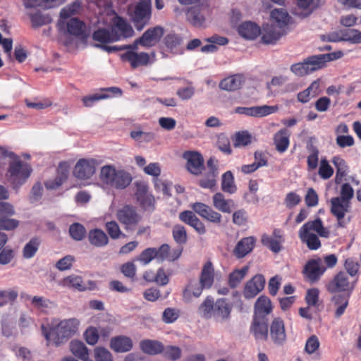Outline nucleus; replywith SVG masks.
<instances>
[{
  "mask_svg": "<svg viewBox=\"0 0 361 361\" xmlns=\"http://www.w3.org/2000/svg\"><path fill=\"white\" fill-rule=\"evenodd\" d=\"M325 270L322 260L317 258L309 260L305 265L302 273L306 280L314 283L319 279Z\"/></svg>",
  "mask_w": 361,
  "mask_h": 361,
  "instance_id": "obj_14",
  "label": "nucleus"
},
{
  "mask_svg": "<svg viewBox=\"0 0 361 361\" xmlns=\"http://www.w3.org/2000/svg\"><path fill=\"white\" fill-rule=\"evenodd\" d=\"M116 217L121 224L126 226V229L135 226L141 219L135 209L128 205L118 209Z\"/></svg>",
  "mask_w": 361,
  "mask_h": 361,
  "instance_id": "obj_15",
  "label": "nucleus"
},
{
  "mask_svg": "<svg viewBox=\"0 0 361 361\" xmlns=\"http://www.w3.org/2000/svg\"><path fill=\"white\" fill-rule=\"evenodd\" d=\"M331 203V212L336 216L338 224L341 226H344L345 222L343 219L345 214L349 211L350 202L337 197L332 198Z\"/></svg>",
  "mask_w": 361,
  "mask_h": 361,
  "instance_id": "obj_25",
  "label": "nucleus"
},
{
  "mask_svg": "<svg viewBox=\"0 0 361 361\" xmlns=\"http://www.w3.org/2000/svg\"><path fill=\"white\" fill-rule=\"evenodd\" d=\"M214 304V299L207 296L198 307L197 312L199 315L206 319L213 317Z\"/></svg>",
  "mask_w": 361,
  "mask_h": 361,
  "instance_id": "obj_46",
  "label": "nucleus"
},
{
  "mask_svg": "<svg viewBox=\"0 0 361 361\" xmlns=\"http://www.w3.org/2000/svg\"><path fill=\"white\" fill-rule=\"evenodd\" d=\"M68 169L66 164H61L57 171V176L55 178L49 179L45 182V187L48 190H56L68 178Z\"/></svg>",
  "mask_w": 361,
  "mask_h": 361,
  "instance_id": "obj_33",
  "label": "nucleus"
},
{
  "mask_svg": "<svg viewBox=\"0 0 361 361\" xmlns=\"http://www.w3.org/2000/svg\"><path fill=\"white\" fill-rule=\"evenodd\" d=\"M99 164V161L94 158L81 159L76 163L73 174L80 180H88L95 173Z\"/></svg>",
  "mask_w": 361,
  "mask_h": 361,
  "instance_id": "obj_10",
  "label": "nucleus"
},
{
  "mask_svg": "<svg viewBox=\"0 0 361 361\" xmlns=\"http://www.w3.org/2000/svg\"><path fill=\"white\" fill-rule=\"evenodd\" d=\"M75 258L72 255H66L56 262L55 267L59 271H66L71 268Z\"/></svg>",
  "mask_w": 361,
  "mask_h": 361,
  "instance_id": "obj_63",
  "label": "nucleus"
},
{
  "mask_svg": "<svg viewBox=\"0 0 361 361\" xmlns=\"http://www.w3.org/2000/svg\"><path fill=\"white\" fill-rule=\"evenodd\" d=\"M209 174L200 180V185L204 188L212 189L216 185V178L218 175L216 161L210 159L207 161Z\"/></svg>",
  "mask_w": 361,
  "mask_h": 361,
  "instance_id": "obj_30",
  "label": "nucleus"
},
{
  "mask_svg": "<svg viewBox=\"0 0 361 361\" xmlns=\"http://www.w3.org/2000/svg\"><path fill=\"white\" fill-rule=\"evenodd\" d=\"M164 35V30L161 27L148 29L140 38L135 41V46L141 45L150 47L155 45Z\"/></svg>",
  "mask_w": 361,
  "mask_h": 361,
  "instance_id": "obj_17",
  "label": "nucleus"
},
{
  "mask_svg": "<svg viewBox=\"0 0 361 361\" xmlns=\"http://www.w3.org/2000/svg\"><path fill=\"white\" fill-rule=\"evenodd\" d=\"M86 231L82 225L74 223L69 228V233L75 240H81L85 235Z\"/></svg>",
  "mask_w": 361,
  "mask_h": 361,
  "instance_id": "obj_58",
  "label": "nucleus"
},
{
  "mask_svg": "<svg viewBox=\"0 0 361 361\" xmlns=\"http://www.w3.org/2000/svg\"><path fill=\"white\" fill-rule=\"evenodd\" d=\"M41 241L38 238H32L23 247L22 253L25 259L32 258L39 247Z\"/></svg>",
  "mask_w": 361,
  "mask_h": 361,
  "instance_id": "obj_47",
  "label": "nucleus"
},
{
  "mask_svg": "<svg viewBox=\"0 0 361 361\" xmlns=\"http://www.w3.org/2000/svg\"><path fill=\"white\" fill-rule=\"evenodd\" d=\"M204 289L206 288L202 286L199 281H190L183 291V301L187 303L191 302L202 295Z\"/></svg>",
  "mask_w": 361,
  "mask_h": 361,
  "instance_id": "obj_27",
  "label": "nucleus"
},
{
  "mask_svg": "<svg viewBox=\"0 0 361 361\" xmlns=\"http://www.w3.org/2000/svg\"><path fill=\"white\" fill-rule=\"evenodd\" d=\"M99 179L106 187L117 190L126 188L132 182L131 174L127 171L116 168L111 164L102 166L100 169Z\"/></svg>",
  "mask_w": 361,
  "mask_h": 361,
  "instance_id": "obj_3",
  "label": "nucleus"
},
{
  "mask_svg": "<svg viewBox=\"0 0 361 361\" xmlns=\"http://www.w3.org/2000/svg\"><path fill=\"white\" fill-rule=\"evenodd\" d=\"M238 34L247 40H254L261 33V28L254 22L245 21L236 26Z\"/></svg>",
  "mask_w": 361,
  "mask_h": 361,
  "instance_id": "obj_22",
  "label": "nucleus"
},
{
  "mask_svg": "<svg viewBox=\"0 0 361 361\" xmlns=\"http://www.w3.org/2000/svg\"><path fill=\"white\" fill-rule=\"evenodd\" d=\"M187 161V169L192 174H199L203 168V158L197 152H186L183 154Z\"/></svg>",
  "mask_w": 361,
  "mask_h": 361,
  "instance_id": "obj_24",
  "label": "nucleus"
},
{
  "mask_svg": "<svg viewBox=\"0 0 361 361\" xmlns=\"http://www.w3.org/2000/svg\"><path fill=\"white\" fill-rule=\"evenodd\" d=\"M232 305L224 298L216 300L214 304L213 317L219 322L228 320L230 317Z\"/></svg>",
  "mask_w": 361,
  "mask_h": 361,
  "instance_id": "obj_28",
  "label": "nucleus"
},
{
  "mask_svg": "<svg viewBox=\"0 0 361 361\" xmlns=\"http://www.w3.org/2000/svg\"><path fill=\"white\" fill-rule=\"evenodd\" d=\"M94 356L96 361H114L111 352L104 347L95 348Z\"/></svg>",
  "mask_w": 361,
  "mask_h": 361,
  "instance_id": "obj_59",
  "label": "nucleus"
},
{
  "mask_svg": "<svg viewBox=\"0 0 361 361\" xmlns=\"http://www.w3.org/2000/svg\"><path fill=\"white\" fill-rule=\"evenodd\" d=\"M69 350L78 358L82 361H87L89 359V350L85 343L80 340H72L69 343Z\"/></svg>",
  "mask_w": 361,
  "mask_h": 361,
  "instance_id": "obj_39",
  "label": "nucleus"
},
{
  "mask_svg": "<svg viewBox=\"0 0 361 361\" xmlns=\"http://www.w3.org/2000/svg\"><path fill=\"white\" fill-rule=\"evenodd\" d=\"M130 137L135 142L142 144L155 140V134L151 131H144L141 127H136L130 133Z\"/></svg>",
  "mask_w": 361,
  "mask_h": 361,
  "instance_id": "obj_42",
  "label": "nucleus"
},
{
  "mask_svg": "<svg viewBox=\"0 0 361 361\" xmlns=\"http://www.w3.org/2000/svg\"><path fill=\"white\" fill-rule=\"evenodd\" d=\"M249 270V267L245 266L240 269H235L229 275L228 283L232 288L237 287L241 281L245 277Z\"/></svg>",
  "mask_w": 361,
  "mask_h": 361,
  "instance_id": "obj_51",
  "label": "nucleus"
},
{
  "mask_svg": "<svg viewBox=\"0 0 361 361\" xmlns=\"http://www.w3.org/2000/svg\"><path fill=\"white\" fill-rule=\"evenodd\" d=\"M60 285L63 287L74 288L80 291H82L86 289V286L83 283L82 278L74 274L63 279L60 282Z\"/></svg>",
  "mask_w": 361,
  "mask_h": 361,
  "instance_id": "obj_45",
  "label": "nucleus"
},
{
  "mask_svg": "<svg viewBox=\"0 0 361 361\" xmlns=\"http://www.w3.org/2000/svg\"><path fill=\"white\" fill-rule=\"evenodd\" d=\"M322 68V61L318 55L307 58L302 62L291 66V71L297 76H304Z\"/></svg>",
  "mask_w": 361,
  "mask_h": 361,
  "instance_id": "obj_11",
  "label": "nucleus"
},
{
  "mask_svg": "<svg viewBox=\"0 0 361 361\" xmlns=\"http://www.w3.org/2000/svg\"><path fill=\"white\" fill-rule=\"evenodd\" d=\"M181 252V248L171 250L168 245L164 244L159 248L149 247L144 250L136 257V260L142 265L146 266L153 259H156L159 262L164 260L174 261L180 256Z\"/></svg>",
  "mask_w": 361,
  "mask_h": 361,
  "instance_id": "obj_5",
  "label": "nucleus"
},
{
  "mask_svg": "<svg viewBox=\"0 0 361 361\" xmlns=\"http://www.w3.org/2000/svg\"><path fill=\"white\" fill-rule=\"evenodd\" d=\"M271 311L272 305L270 299L264 295L258 298L255 304V317L265 318V316Z\"/></svg>",
  "mask_w": 361,
  "mask_h": 361,
  "instance_id": "obj_34",
  "label": "nucleus"
},
{
  "mask_svg": "<svg viewBox=\"0 0 361 361\" xmlns=\"http://www.w3.org/2000/svg\"><path fill=\"white\" fill-rule=\"evenodd\" d=\"M332 162L337 169L336 181L340 183L342 181V178L346 174L347 166L345 161L339 157H335L332 159Z\"/></svg>",
  "mask_w": 361,
  "mask_h": 361,
  "instance_id": "obj_57",
  "label": "nucleus"
},
{
  "mask_svg": "<svg viewBox=\"0 0 361 361\" xmlns=\"http://www.w3.org/2000/svg\"><path fill=\"white\" fill-rule=\"evenodd\" d=\"M140 348L145 354L155 355L164 350V345L157 340L144 339L140 342Z\"/></svg>",
  "mask_w": 361,
  "mask_h": 361,
  "instance_id": "obj_38",
  "label": "nucleus"
},
{
  "mask_svg": "<svg viewBox=\"0 0 361 361\" xmlns=\"http://www.w3.org/2000/svg\"><path fill=\"white\" fill-rule=\"evenodd\" d=\"M290 132L287 129L279 130L274 136V142L276 149L284 152L289 146Z\"/></svg>",
  "mask_w": 361,
  "mask_h": 361,
  "instance_id": "obj_43",
  "label": "nucleus"
},
{
  "mask_svg": "<svg viewBox=\"0 0 361 361\" xmlns=\"http://www.w3.org/2000/svg\"><path fill=\"white\" fill-rule=\"evenodd\" d=\"M319 88V83L317 81L312 84L304 91L298 93V99L302 103L309 102L312 98L314 97L317 94Z\"/></svg>",
  "mask_w": 361,
  "mask_h": 361,
  "instance_id": "obj_48",
  "label": "nucleus"
},
{
  "mask_svg": "<svg viewBox=\"0 0 361 361\" xmlns=\"http://www.w3.org/2000/svg\"><path fill=\"white\" fill-rule=\"evenodd\" d=\"M341 40L352 44L361 43V31L355 29L341 30Z\"/></svg>",
  "mask_w": 361,
  "mask_h": 361,
  "instance_id": "obj_52",
  "label": "nucleus"
},
{
  "mask_svg": "<svg viewBox=\"0 0 361 361\" xmlns=\"http://www.w3.org/2000/svg\"><path fill=\"white\" fill-rule=\"evenodd\" d=\"M317 233L319 236L328 238L329 231L324 228L320 219L306 222L298 231V236L302 242L306 243L310 250H317L321 246L318 237L313 233Z\"/></svg>",
  "mask_w": 361,
  "mask_h": 361,
  "instance_id": "obj_4",
  "label": "nucleus"
},
{
  "mask_svg": "<svg viewBox=\"0 0 361 361\" xmlns=\"http://www.w3.org/2000/svg\"><path fill=\"white\" fill-rule=\"evenodd\" d=\"M32 169L19 160H13L9 164L6 173L8 181L14 187L23 185L30 176Z\"/></svg>",
  "mask_w": 361,
  "mask_h": 361,
  "instance_id": "obj_9",
  "label": "nucleus"
},
{
  "mask_svg": "<svg viewBox=\"0 0 361 361\" xmlns=\"http://www.w3.org/2000/svg\"><path fill=\"white\" fill-rule=\"evenodd\" d=\"M19 226V221L8 216H0V230L12 231Z\"/></svg>",
  "mask_w": 361,
  "mask_h": 361,
  "instance_id": "obj_62",
  "label": "nucleus"
},
{
  "mask_svg": "<svg viewBox=\"0 0 361 361\" xmlns=\"http://www.w3.org/2000/svg\"><path fill=\"white\" fill-rule=\"evenodd\" d=\"M244 81L243 75H233L223 79L219 83V88L229 92L235 91L243 86Z\"/></svg>",
  "mask_w": 361,
  "mask_h": 361,
  "instance_id": "obj_31",
  "label": "nucleus"
},
{
  "mask_svg": "<svg viewBox=\"0 0 361 361\" xmlns=\"http://www.w3.org/2000/svg\"><path fill=\"white\" fill-rule=\"evenodd\" d=\"M212 204L216 209L222 213L230 214L235 208L233 200L226 199L221 192H216L213 195Z\"/></svg>",
  "mask_w": 361,
  "mask_h": 361,
  "instance_id": "obj_29",
  "label": "nucleus"
},
{
  "mask_svg": "<svg viewBox=\"0 0 361 361\" xmlns=\"http://www.w3.org/2000/svg\"><path fill=\"white\" fill-rule=\"evenodd\" d=\"M80 320L76 317L54 318L49 326L41 325L43 336L49 344L59 346L79 334Z\"/></svg>",
  "mask_w": 361,
  "mask_h": 361,
  "instance_id": "obj_2",
  "label": "nucleus"
},
{
  "mask_svg": "<svg viewBox=\"0 0 361 361\" xmlns=\"http://www.w3.org/2000/svg\"><path fill=\"white\" fill-rule=\"evenodd\" d=\"M319 291L316 288H312L307 290L305 301L309 307H317L319 305Z\"/></svg>",
  "mask_w": 361,
  "mask_h": 361,
  "instance_id": "obj_61",
  "label": "nucleus"
},
{
  "mask_svg": "<svg viewBox=\"0 0 361 361\" xmlns=\"http://www.w3.org/2000/svg\"><path fill=\"white\" fill-rule=\"evenodd\" d=\"M262 242L273 252L278 253L283 250L284 237L280 230H274L271 235H263Z\"/></svg>",
  "mask_w": 361,
  "mask_h": 361,
  "instance_id": "obj_23",
  "label": "nucleus"
},
{
  "mask_svg": "<svg viewBox=\"0 0 361 361\" xmlns=\"http://www.w3.org/2000/svg\"><path fill=\"white\" fill-rule=\"evenodd\" d=\"M106 231L113 239H118L125 235L121 232L118 224L116 221H110L106 224Z\"/></svg>",
  "mask_w": 361,
  "mask_h": 361,
  "instance_id": "obj_64",
  "label": "nucleus"
},
{
  "mask_svg": "<svg viewBox=\"0 0 361 361\" xmlns=\"http://www.w3.org/2000/svg\"><path fill=\"white\" fill-rule=\"evenodd\" d=\"M112 332V329L110 326H87L83 332V338L85 342L90 345H94L98 342L100 338L106 339Z\"/></svg>",
  "mask_w": 361,
  "mask_h": 361,
  "instance_id": "obj_12",
  "label": "nucleus"
},
{
  "mask_svg": "<svg viewBox=\"0 0 361 361\" xmlns=\"http://www.w3.org/2000/svg\"><path fill=\"white\" fill-rule=\"evenodd\" d=\"M285 30H281L271 23H267L261 29V40L264 44H275L283 35Z\"/></svg>",
  "mask_w": 361,
  "mask_h": 361,
  "instance_id": "obj_19",
  "label": "nucleus"
},
{
  "mask_svg": "<svg viewBox=\"0 0 361 361\" xmlns=\"http://www.w3.org/2000/svg\"><path fill=\"white\" fill-rule=\"evenodd\" d=\"M278 106H255L252 107H237L235 112L253 117H264L277 112Z\"/></svg>",
  "mask_w": 361,
  "mask_h": 361,
  "instance_id": "obj_16",
  "label": "nucleus"
},
{
  "mask_svg": "<svg viewBox=\"0 0 361 361\" xmlns=\"http://www.w3.org/2000/svg\"><path fill=\"white\" fill-rule=\"evenodd\" d=\"M31 302L35 308L42 312H47L55 306L54 303L51 300L39 296L33 297Z\"/></svg>",
  "mask_w": 361,
  "mask_h": 361,
  "instance_id": "obj_54",
  "label": "nucleus"
},
{
  "mask_svg": "<svg viewBox=\"0 0 361 361\" xmlns=\"http://www.w3.org/2000/svg\"><path fill=\"white\" fill-rule=\"evenodd\" d=\"M173 237L178 244H184L187 241V233L185 228L181 225H176L173 228Z\"/></svg>",
  "mask_w": 361,
  "mask_h": 361,
  "instance_id": "obj_60",
  "label": "nucleus"
},
{
  "mask_svg": "<svg viewBox=\"0 0 361 361\" xmlns=\"http://www.w3.org/2000/svg\"><path fill=\"white\" fill-rule=\"evenodd\" d=\"M191 208L208 221L214 224H221L222 221L221 214L204 203L195 202L191 205Z\"/></svg>",
  "mask_w": 361,
  "mask_h": 361,
  "instance_id": "obj_18",
  "label": "nucleus"
},
{
  "mask_svg": "<svg viewBox=\"0 0 361 361\" xmlns=\"http://www.w3.org/2000/svg\"><path fill=\"white\" fill-rule=\"evenodd\" d=\"M251 331L258 340H266L268 336V328L265 318L254 317Z\"/></svg>",
  "mask_w": 361,
  "mask_h": 361,
  "instance_id": "obj_41",
  "label": "nucleus"
},
{
  "mask_svg": "<svg viewBox=\"0 0 361 361\" xmlns=\"http://www.w3.org/2000/svg\"><path fill=\"white\" fill-rule=\"evenodd\" d=\"M354 288V283L350 281L348 274L338 273L327 284L326 288L330 293L349 292Z\"/></svg>",
  "mask_w": 361,
  "mask_h": 361,
  "instance_id": "obj_13",
  "label": "nucleus"
},
{
  "mask_svg": "<svg viewBox=\"0 0 361 361\" xmlns=\"http://www.w3.org/2000/svg\"><path fill=\"white\" fill-rule=\"evenodd\" d=\"M110 0H103L97 2L99 7L104 6V10L99 17V22L103 27L98 28L93 33L94 41L101 44L111 43L118 41L122 38L133 36V30L123 18L109 6Z\"/></svg>",
  "mask_w": 361,
  "mask_h": 361,
  "instance_id": "obj_1",
  "label": "nucleus"
},
{
  "mask_svg": "<svg viewBox=\"0 0 361 361\" xmlns=\"http://www.w3.org/2000/svg\"><path fill=\"white\" fill-rule=\"evenodd\" d=\"M295 15L304 18L309 16L314 9V0H296Z\"/></svg>",
  "mask_w": 361,
  "mask_h": 361,
  "instance_id": "obj_44",
  "label": "nucleus"
},
{
  "mask_svg": "<svg viewBox=\"0 0 361 361\" xmlns=\"http://www.w3.org/2000/svg\"><path fill=\"white\" fill-rule=\"evenodd\" d=\"M349 297L346 295L336 294L334 295L331 301V306L334 310V315L336 318L341 317L348 305Z\"/></svg>",
  "mask_w": 361,
  "mask_h": 361,
  "instance_id": "obj_36",
  "label": "nucleus"
},
{
  "mask_svg": "<svg viewBox=\"0 0 361 361\" xmlns=\"http://www.w3.org/2000/svg\"><path fill=\"white\" fill-rule=\"evenodd\" d=\"M126 49L127 51L121 56V59L128 61L133 68L139 66H146L154 61L155 54L154 52L137 51V47L135 46V42L133 44L126 46Z\"/></svg>",
  "mask_w": 361,
  "mask_h": 361,
  "instance_id": "obj_8",
  "label": "nucleus"
},
{
  "mask_svg": "<svg viewBox=\"0 0 361 361\" xmlns=\"http://www.w3.org/2000/svg\"><path fill=\"white\" fill-rule=\"evenodd\" d=\"M252 142V135L247 131H240L235 134L233 145L235 147H243Z\"/></svg>",
  "mask_w": 361,
  "mask_h": 361,
  "instance_id": "obj_53",
  "label": "nucleus"
},
{
  "mask_svg": "<svg viewBox=\"0 0 361 361\" xmlns=\"http://www.w3.org/2000/svg\"><path fill=\"white\" fill-rule=\"evenodd\" d=\"M204 4L201 6H192L187 12V18L195 27L204 26L206 18L202 12Z\"/></svg>",
  "mask_w": 361,
  "mask_h": 361,
  "instance_id": "obj_37",
  "label": "nucleus"
},
{
  "mask_svg": "<svg viewBox=\"0 0 361 361\" xmlns=\"http://www.w3.org/2000/svg\"><path fill=\"white\" fill-rule=\"evenodd\" d=\"M221 189L224 192L233 194L237 190V187L234 182V177L231 171H228L222 175Z\"/></svg>",
  "mask_w": 361,
  "mask_h": 361,
  "instance_id": "obj_49",
  "label": "nucleus"
},
{
  "mask_svg": "<svg viewBox=\"0 0 361 361\" xmlns=\"http://www.w3.org/2000/svg\"><path fill=\"white\" fill-rule=\"evenodd\" d=\"M290 17L288 12L283 8H275L271 11L270 14L271 23L279 27L281 30H285L288 25Z\"/></svg>",
  "mask_w": 361,
  "mask_h": 361,
  "instance_id": "obj_32",
  "label": "nucleus"
},
{
  "mask_svg": "<svg viewBox=\"0 0 361 361\" xmlns=\"http://www.w3.org/2000/svg\"><path fill=\"white\" fill-rule=\"evenodd\" d=\"M270 337L276 345H282L286 340L284 322L281 318L275 317L270 324Z\"/></svg>",
  "mask_w": 361,
  "mask_h": 361,
  "instance_id": "obj_21",
  "label": "nucleus"
},
{
  "mask_svg": "<svg viewBox=\"0 0 361 361\" xmlns=\"http://www.w3.org/2000/svg\"><path fill=\"white\" fill-rule=\"evenodd\" d=\"M265 284V279L262 275L257 274L247 281L245 284L243 294L247 299L255 297L261 292Z\"/></svg>",
  "mask_w": 361,
  "mask_h": 361,
  "instance_id": "obj_20",
  "label": "nucleus"
},
{
  "mask_svg": "<svg viewBox=\"0 0 361 361\" xmlns=\"http://www.w3.org/2000/svg\"><path fill=\"white\" fill-rule=\"evenodd\" d=\"M89 240L91 244L102 247L108 243V238L105 233L101 229H94L90 231Z\"/></svg>",
  "mask_w": 361,
  "mask_h": 361,
  "instance_id": "obj_50",
  "label": "nucleus"
},
{
  "mask_svg": "<svg viewBox=\"0 0 361 361\" xmlns=\"http://www.w3.org/2000/svg\"><path fill=\"white\" fill-rule=\"evenodd\" d=\"M255 242V239L251 236L241 239L234 249L235 255L238 258L245 257L252 250Z\"/></svg>",
  "mask_w": 361,
  "mask_h": 361,
  "instance_id": "obj_40",
  "label": "nucleus"
},
{
  "mask_svg": "<svg viewBox=\"0 0 361 361\" xmlns=\"http://www.w3.org/2000/svg\"><path fill=\"white\" fill-rule=\"evenodd\" d=\"M82 8V1L77 0L73 4L63 8L60 12V24L66 25L67 31L69 34L80 36L82 35L86 26L83 22L76 18H73L65 22L67 18L71 16L78 13Z\"/></svg>",
  "mask_w": 361,
  "mask_h": 361,
  "instance_id": "obj_6",
  "label": "nucleus"
},
{
  "mask_svg": "<svg viewBox=\"0 0 361 361\" xmlns=\"http://www.w3.org/2000/svg\"><path fill=\"white\" fill-rule=\"evenodd\" d=\"M151 1L140 0L135 6H130L128 14L135 27L141 30L148 24L151 16Z\"/></svg>",
  "mask_w": 361,
  "mask_h": 361,
  "instance_id": "obj_7",
  "label": "nucleus"
},
{
  "mask_svg": "<svg viewBox=\"0 0 361 361\" xmlns=\"http://www.w3.org/2000/svg\"><path fill=\"white\" fill-rule=\"evenodd\" d=\"M320 347V341L315 335L310 336L305 342L304 351L309 355L317 353Z\"/></svg>",
  "mask_w": 361,
  "mask_h": 361,
  "instance_id": "obj_55",
  "label": "nucleus"
},
{
  "mask_svg": "<svg viewBox=\"0 0 361 361\" xmlns=\"http://www.w3.org/2000/svg\"><path fill=\"white\" fill-rule=\"evenodd\" d=\"M214 280V268L211 262H207L204 264L199 281L206 289L210 288Z\"/></svg>",
  "mask_w": 361,
  "mask_h": 361,
  "instance_id": "obj_35",
  "label": "nucleus"
},
{
  "mask_svg": "<svg viewBox=\"0 0 361 361\" xmlns=\"http://www.w3.org/2000/svg\"><path fill=\"white\" fill-rule=\"evenodd\" d=\"M340 24L345 27H350L361 24V16L355 13H348L341 16Z\"/></svg>",
  "mask_w": 361,
  "mask_h": 361,
  "instance_id": "obj_56",
  "label": "nucleus"
},
{
  "mask_svg": "<svg viewBox=\"0 0 361 361\" xmlns=\"http://www.w3.org/2000/svg\"><path fill=\"white\" fill-rule=\"evenodd\" d=\"M109 346L116 353H123L130 351L133 348V340L126 336L120 335L111 338Z\"/></svg>",
  "mask_w": 361,
  "mask_h": 361,
  "instance_id": "obj_26",
  "label": "nucleus"
}]
</instances>
